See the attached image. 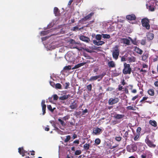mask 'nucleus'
I'll use <instances>...</instances> for the list:
<instances>
[{
	"label": "nucleus",
	"mask_w": 158,
	"mask_h": 158,
	"mask_svg": "<svg viewBox=\"0 0 158 158\" xmlns=\"http://www.w3.org/2000/svg\"><path fill=\"white\" fill-rule=\"evenodd\" d=\"M119 53L120 50L119 46L115 45L112 49V55L113 58L117 60L118 58Z\"/></svg>",
	"instance_id": "obj_1"
},
{
	"label": "nucleus",
	"mask_w": 158,
	"mask_h": 158,
	"mask_svg": "<svg viewBox=\"0 0 158 158\" xmlns=\"http://www.w3.org/2000/svg\"><path fill=\"white\" fill-rule=\"evenodd\" d=\"M131 69L130 67V65L129 64H127L125 63L124 64V69L123 70V73L124 74H129L131 73Z\"/></svg>",
	"instance_id": "obj_2"
},
{
	"label": "nucleus",
	"mask_w": 158,
	"mask_h": 158,
	"mask_svg": "<svg viewBox=\"0 0 158 158\" xmlns=\"http://www.w3.org/2000/svg\"><path fill=\"white\" fill-rule=\"evenodd\" d=\"M149 22V20L147 18L143 19L141 20L142 26L148 30L150 28Z\"/></svg>",
	"instance_id": "obj_3"
},
{
	"label": "nucleus",
	"mask_w": 158,
	"mask_h": 158,
	"mask_svg": "<svg viewBox=\"0 0 158 158\" xmlns=\"http://www.w3.org/2000/svg\"><path fill=\"white\" fill-rule=\"evenodd\" d=\"M94 14V12H91L88 15L85 16L83 18H82L81 20H79V23H82L87 20H90L91 19L92 16H93Z\"/></svg>",
	"instance_id": "obj_4"
},
{
	"label": "nucleus",
	"mask_w": 158,
	"mask_h": 158,
	"mask_svg": "<svg viewBox=\"0 0 158 158\" xmlns=\"http://www.w3.org/2000/svg\"><path fill=\"white\" fill-rule=\"evenodd\" d=\"M65 58L67 61L71 62H72L74 59L72 53L70 52H68L66 53L65 56Z\"/></svg>",
	"instance_id": "obj_5"
},
{
	"label": "nucleus",
	"mask_w": 158,
	"mask_h": 158,
	"mask_svg": "<svg viewBox=\"0 0 158 158\" xmlns=\"http://www.w3.org/2000/svg\"><path fill=\"white\" fill-rule=\"evenodd\" d=\"M137 147L134 144L128 145L127 147V151L129 152H135L137 150Z\"/></svg>",
	"instance_id": "obj_6"
},
{
	"label": "nucleus",
	"mask_w": 158,
	"mask_h": 158,
	"mask_svg": "<svg viewBox=\"0 0 158 158\" xmlns=\"http://www.w3.org/2000/svg\"><path fill=\"white\" fill-rule=\"evenodd\" d=\"M145 142L147 145L150 148H155L156 145L153 143V142L150 140L149 139L148 136H147L145 139Z\"/></svg>",
	"instance_id": "obj_7"
},
{
	"label": "nucleus",
	"mask_w": 158,
	"mask_h": 158,
	"mask_svg": "<svg viewBox=\"0 0 158 158\" xmlns=\"http://www.w3.org/2000/svg\"><path fill=\"white\" fill-rule=\"evenodd\" d=\"M119 99L118 98H111L109 99L108 103L110 105L114 104L118 102Z\"/></svg>",
	"instance_id": "obj_8"
},
{
	"label": "nucleus",
	"mask_w": 158,
	"mask_h": 158,
	"mask_svg": "<svg viewBox=\"0 0 158 158\" xmlns=\"http://www.w3.org/2000/svg\"><path fill=\"white\" fill-rule=\"evenodd\" d=\"M120 42L121 43L127 45H130V41L127 38H121L120 39Z\"/></svg>",
	"instance_id": "obj_9"
},
{
	"label": "nucleus",
	"mask_w": 158,
	"mask_h": 158,
	"mask_svg": "<svg viewBox=\"0 0 158 158\" xmlns=\"http://www.w3.org/2000/svg\"><path fill=\"white\" fill-rule=\"evenodd\" d=\"M126 18L129 20H134L136 19V16L134 14H131L127 15Z\"/></svg>",
	"instance_id": "obj_10"
},
{
	"label": "nucleus",
	"mask_w": 158,
	"mask_h": 158,
	"mask_svg": "<svg viewBox=\"0 0 158 158\" xmlns=\"http://www.w3.org/2000/svg\"><path fill=\"white\" fill-rule=\"evenodd\" d=\"M79 38L81 40L87 43H89L90 41L89 38L84 35L80 36Z\"/></svg>",
	"instance_id": "obj_11"
},
{
	"label": "nucleus",
	"mask_w": 158,
	"mask_h": 158,
	"mask_svg": "<svg viewBox=\"0 0 158 158\" xmlns=\"http://www.w3.org/2000/svg\"><path fill=\"white\" fill-rule=\"evenodd\" d=\"M45 101L43 100L41 103V106H42V110L43 111V114L44 115L46 113V105L45 104Z\"/></svg>",
	"instance_id": "obj_12"
},
{
	"label": "nucleus",
	"mask_w": 158,
	"mask_h": 158,
	"mask_svg": "<svg viewBox=\"0 0 158 158\" xmlns=\"http://www.w3.org/2000/svg\"><path fill=\"white\" fill-rule=\"evenodd\" d=\"M124 116L125 115L123 114H115L114 115L113 117L116 119H120L124 117Z\"/></svg>",
	"instance_id": "obj_13"
},
{
	"label": "nucleus",
	"mask_w": 158,
	"mask_h": 158,
	"mask_svg": "<svg viewBox=\"0 0 158 158\" xmlns=\"http://www.w3.org/2000/svg\"><path fill=\"white\" fill-rule=\"evenodd\" d=\"M143 154L145 155L146 158H152V154L149 151H146Z\"/></svg>",
	"instance_id": "obj_14"
},
{
	"label": "nucleus",
	"mask_w": 158,
	"mask_h": 158,
	"mask_svg": "<svg viewBox=\"0 0 158 158\" xmlns=\"http://www.w3.org/2000/svg\"><path fill=\"white\" fill-rule=\"evenodd\" d=\"M77 103L76 102V101H75L71 104L69 107L72 109H75L77 108Z\"/></svg>",
	"instance_id": "obj_15"
},
{
	"label": "nucleus",
	"mask_w": 158,
	"mask_h": 158,
	"mask_svg": "<svg viewBox=\"0 0 158 158\" xmlns=\"http://www.w3.org/2000/svg\"><path fill=\"white\" fill-rule=\"evenodd\" d=\"M154 34L150 32H148L147 34V37L148 40H152L154 38Z\"/></svg>",
	"instance_id": "obj_16"
},
{
	"label": "nucleus",
	"mask_w": 158,
	"mask_h": 158,
	"mask_svg": "<svg viewBox=\"0 0 158 158\" xmlns=\"http://www.w3.org/2000/svg\"><path fill=\"white\" fill-rule=\"evenodd\" d=\"M148 57V54L147 53H144L142 56V60L146 61Z\"/></svg>",
	"instance_id": "obj_17"
},
{
	"label": "nucleus",
	"mask_w": 158,
	"mask_h": 158,
	"mask_svg": "<svg viewBox=\"0 0 158 158\" xmlns=\"http://www.w3.org/2000/svg\"><path fill=\"white\" fill-rule=\"evenodd\" d=\"M54 13L56 16H59L60 15V11L58 8L57 7H55L54 8Z\"/></svg>",
	"instance_id": "obj_18"
},
{
	"label": "nucleus",
	"mask_w": 158,
	"mask_h": 158,
	"mask_svg": "<svg viewBox=\"0 0 158 158\" xmlns=\"http://www.w3.org/2000/svg\"><path fill=\"white\" fill-rule=\"evenodd\" d=\"M135 51L140 55L142 54L143 52V51L141 49L136 46L135 47Z\"/></svg>",
	"instance_id": "obj_19"
},
{
	"label": "nucleus",
	"mask_w": 158,
	"mask_h": 158,
	"mask_svg": "<svg viewBox=\"0 0 158 158\" xmlns=\"http://www.w3.org/2000/svg\"><path fill=\"white\" fill-rule=\"evenodd\" d=\"M108 65L110 68H114L115 66V63L113 61H109L108 63Z\"/></svg>",
	"instance_id": "obj_20"
},
{
	"label": "nucleus",
	"mask_w": 158,
	"mask_h": 158,
	"mask_svg": "<svg viewBox=\"0 0 158 158\" xmlns=\"http://www.w3.org/2000/svg\"><path fill=\"white\" fill-rule=\"evenodd\" d=\"M98 78H99L98 75L93 76L90 77V78L88 80V81H95Z\"/></svg>",
	"instance_id": "obj_21"
},
{
	"label": "nucleus",
	"mask_w": 158,
	"mask_h": 158,
	"mask_svg": "<svg viewBox=\"0 0 158 158\" xmlns=\"http://www.w3.org/2000/svg\"><path fill=\"white\" fill-rule=\"evenodd\" d=\"M70 96L69 94L68 95H64L61 97H60L59 98V99L61 100H63L67 99Z\"/></svg>",
	"instance_id": "obj_22"
},
{
	"label": "nucleus",
	"mask_w": 158,
	"mask_h": 158,
	"mask_svg": "<svg viewBox=\"0 0 158 158\" xmlns=\"http://www.w3.org/2000/svg\"><path fill=\"white\" fill-rule=\"evenodd\" d=\"M102 131L101 129L98 127H97L93 130V132L95 134H100L101 132H102Z\"/></svg>",
	"instance_id": "obj_23"
},
{
	"label": "nucleus",
	"mask_w": 158,
	"mask_h": 158,
	"mask_svg": "<svg viewBox=\"0 0 158 158\" xmlns=\"http://www.w3.org/2000/svg\"><path fill=\"white\" fill-rule=\"evenodd\" d=\"M24 150L23 147L19 148L18 149V152L20 154L22 155L23 156H25V154L24 153Z\"/></svg>",
	"instance_id": "obj_24"
},
{
	"label": "nucleus",
	"mask_w": 158,
	"mask_h": 158,
	"mask_svg": "<svg viewBox=\"0 0 158 158\" xmlns=\"http://www.w3.org/2000/svg\"><path fill=\"white\" fill-rule=\"evenodd\" d=\"M149 123L150 124L154 127H156L157 126V123L155 120H150L149 121Z\"/></svg>",
	"instance_id": "obj_25"
},
{
	"label": "nucleus",
	"mask_w": 158,
	"mask_h": 158,
	"mask_svg": "<svg viewBox=\"0 0 158 158\" xmlns=\"http://www.w3.org/2000/svg\"><path fill=\"white\" fill-rule=\"evenodd\" d=\"M134 134V140L135 141L138 140L139 139L140 134L136 133H135Z\"/></svg>",
	"instance_id": "obj_26"
},
{
	"label": "nucleus",
	"mask_w": 158,
	"mask_h": 158,
	"mask_svg": "<svg viewBox=\"0 0 158 158\" xmlns=\"http://www.w3.org/2000/svg\"><path fill=\"white\" fill-rule=\"evenodd\" d=\"M128 59L129 62H133L135 61L136 58L134 56H132L131 57H128Z\"/></svg>",
	"instance_id": "obj_27"
},
{
	"label": "nucleus",
	"mask_w": 158,
	"mask_h": 158,
	"mask_svg": "<svg viewBox=\"0 0 158 158\" xmlns=\"http://www.w3.org/2000/svg\"><path fill=\"white\" fill-rule=\"evenodd\" d=\"M148 92L151 96H154L155 94L154 90L153 89H150L148 90Z\"/></svg>",
	"instance_id": "obj_28"
},
{
	"label": "nucleus",
	"mask_w": 158,
	"mask_h": 158,
	"mask_svg": "<svg viewBox=\"0 0 158 158\" xmlns=\"http://www.w3.org/2000/svg\"><path fill=\"white\" fill-rule=\"evenodd\" d=\"M83 27H82L80 28H79L77 26H76L73 27L72 28V30L73 31H76L78 30H81V29H83Z\"/></svg>",
	"instance_id": "obj_29"
},
{
	"label": "nucleus",
	"mask_w": 158,
	"mask_h": 158,
	"mask_svg": "<svg viewBox=\"0 0 158 158\" xmlns=\"http://www.w3.org/2000/svg\"><path fill=\"white\" fill-rule=\"evenodd\" d=\"M89 147L90 145L89 144L86 143L83 145L84 149L86 151L89 149Z\"/></svg>",
	"instance_id": "obj_30"
},
{
	"label": "nucleus",
	"mask_w": 158,
	"mask_h": 158,
	"mask_svg": "<svg viewBox=\"0 0 158 158\" xmlns=\"http://www.w3.org/2000/svg\"><path fill=\"white\" fill-rule=\"evenodd\" d=\"M86 64V62H83L81 63H80L79 64H78L77 65H75V67H76L77 69L81 66H82L84 65L85 64Z\"/></svg>",
	"instance_id": "obj_31"
},
{
	"label": "nucleus",
	"mask_w": 158,
	"mask_h": 158,
	"mask_svg": "<svg viewBox=\"0 0 158 158\" xmlns=\"http://www.w3.org/2000/svg\"><path fill=\"white\" fill-rule=\"evenodd\" d=\"M106 74V73L105 72H103L101 75H98L100 79H98V81H99L102 80L104 76Z\"/></svg>",
	"instance_id": "obj_32"
},
{
	"label": "nucleus",
	"mask_w": 158,
	"mask_h": 158,
	"mask_svg": "<svg viewBox=\"0 0 158 158\" xmlns=\"http://www.w3.org/2000/svg\"><path fill=\"white\" fill-rule=\"evenodd\" d=\"M101 141L99 138H97L95 140V145H98L100 144Z\"/></svg>",
	"instance_id": "obj_33"
},
{
	"label": "nucleus",
	"mask_w": 158,
	"mask_h": 158,
	"mask_svg": "<svg viewBox=\"0 0 158 158\" xmlns=\"http://www.w3.org/2000/svg\"><path fill=\"white\" fill-rule=\"evenodd\" d=\"M55 87L56 89H61L62 88V86L60 83H57L55 85Z\"/></svg>",
	"instance_id": "obj_34"
},
{
	"label": "nucleus",
	"mask_w": 158,
	"mask_h": 158,
	"mask_svg": "<svg viewBox=\"0 0 158 158\" xmlns=\"http://www.w3.org/2000/svg\"><path fill=\"white\" fill-rule=\"evenodd\" d=\"M71 139V136L69 135H68L66 136V138L64 140L65 143L68 142Z\"/></svg>",
	"instance_id": "obj_35"
},
{
	"label": "nucleus",
	"mask_w": 158,
	"mask_h": 158,
	"mask_svg": "<svg viewBox=\"0 0 158 158\" xmlns=\"http://www.w3.org/2000/svg\"><path fill=\"white\" fill-rule=\"evenodd\" d=\"M127 109L130 110H135L136 109L135 108V107H134L132 106H129L126 107Z\"/></svg>",
	"instance_id": "obj_36"
},
{
	"label": "nucleus",
	"mask_w": 158,
	"mask_h": 158,
	"mask_svg": "<svg viewBox=\"0 0 158 158\" xmlns=\"http://www.w3.org/2000/svg\"><path fill=\"white\" fill-rule=\"evenodd\" d=\"M102 37L104 39H109L110 37V35L109 34H102Z\"/></svg>",
	"instance_id": "obj_37"
},
{
	"label": "nucleus",
	"mask_w": 158,
	"mask_h": 158,
	"mask_svg": "<svg viewBox=\"0 0 158 158\" xmlns=\"http://www.w3.org/2000/svg\"><path fill=\"white\" fill-rule=\"evenodd\" d=\"M47 108L48 110L52 112H53L54 111V109H55V108H54L53 109H52L51 105H48L47 106Z\"/></svg>",
	"instance_id": "obj_38"
},
{
	"label": "nucleus",
	"mask_w": 158,
	"mask_h": 158,
	"mask_svg": "<svg viewBox=\"0 0 158 158\" xmlns=\"http://www.w3.org/2000/svg\"><path fill=\"white\" fill-rule=\"evenodd\" d=\"M58 120L59 122H60L61 124V125L63 126H65L66 125V124L65 123L61 120L60 118H59L58 119Z\"/></svg>",
	"instance_id": "obj_39"
},
{
	"label": "nucleus",
	"mask_w": 158,
	"mask_h": 158,
	"mask_svg": "<svg viewBox=\"0 0 158 158\" xmlns=\"http://www.w3.org/2000/svg\"><path fill=\"white\" fill-rule=\"evenodd\" d=\"M92 85L91 84L87 85L86 86V88L88 89L89 91H90L92 89Z\"/></svg>",
	"instance_id": "obj_40"
},
{
	"label": "nucleus",
	"mask_w": 158,
	"mask_h": 158,
	"mask_svg": "<svg viewBox=\"0 0 158 158\" xmlns=\"http://www.w3.org/2000/svg\"><path fill=\"white\" fill-rule=\"evenodd\" d=\"M70 85V83L69 82H66L65 83L64 85V89H67L69 88V86Z\"/></svg>",
	"instance_id": "obj_41"
},
{
	"label": "nucleus",
	"mask_w": 158,
	"mask_h": 158,
	"mask_svg": "<svg viewBox=\"0 0 158 158\" xmlns=\"http://www.w3.org/2000/svg\"><path fill=\"white\" fill-rule=\"evenodd\" d=\"M128 135V131H126L123 136V137L125 138V139L126 140L127 139Z\"/></svg>",
	"instance_id": "obj_42"
},
{
	"label": "nucleus",
	"mask_w": 158,
	"mask_h": 158,
	"mask_svg": "<svg viewBox=\"0 0 158 158\" xmlns=\"http://www.w3.org/2000/svg\"><path fill=\"white\" fill-rule=\"evenodd\" d=\"M71 69V67L70 65L65 66L64 68V70H70Z\"/></svg>",
	"instance_id": "obj_43"
},
{
	"label": "nucleus",
	"mask_w": 158,
	"mask_h": 158,
	"mask_svg": "<svg viewBox=\"0 0 158 158\" xmlns=\"http://www.w3.org/2000/svg\"><path fill=\"white\" fill-rule=\"evenodd\" d=\"M102 38V35L100 34L97 35L96 36V39L98 40H100Z\"/></svg>",
	"instance_id": "obj_44"
},
{
	"label": "nucleus",
	"mask_w": 158,
	"mask_h": 158,
	"mask_svg": "<svg viewBox=\"0 0 158 158\" xmlns=\"http://www.w3.org/2000/svg\"><path fill=\"white\" fill-rule=\"evenodd\" d=\"M141 128L140 127H137L136 129V133L137 134H140L141 133Z\"/></svg>",
	"instance_id": "obj_45"
},
{
	"label": "nucleus",
	"mask_w": 158,
	"mask_h": 158,
	"mask_svg": "<svg viewBox=\"0 0 158 158\" xmlns=\"http://www.w3.org/2000/svg\"><path fill=\"white\" fill-rule=\"evenodd\" d=\"M81 153V150H77L75 152V155H78L80 154Z\"/></svg>",
	"instance_id": "obj_46"
},
{
	"label": "nucleus",
	"mask_w": 158,
	"mask_h": 158,
	"mask_svg": "<svg viewBox=\"0 0 158 158\" xmlns=\"http://www.w3.org/2000/svg\"><path fill=\"white\" fill-rule=\"evenodd\" d=\"M111 122V123L113 125H115L116 124L118 123H120V122H119L118 121H117V120H112Z\"/></svg>",
	"instance_id": "obj_47"
},
{
	"label": "nucleus",
	"mask_w": 158,
	"mask_h": 158,
	"mask_svg": "<svg viewBox=\"0 0 158 158\" xmlns=\"http://www.w3.org/2000/svg\"><path fill=\"white\" fill-rule=\"evenodd\" d=\"M128 38H129V39H130L131 40V42H132V43L133 44H135V45H136V44H137V42H136V40H132V39L131 37H128Z\"/></svg>",
	"instance_id": "obj_48"
},
{
	"label": "nucleus",
	"mask_w": 158,
	"mask_h": 158,
	"mask_svg": "<svg viewBox=\"0 0 158 158\" xmlns=\"http://www.w3.org/2000/svg\"><path fill=\"white\" fill-rule=\"evenodd\" d=\"M122 138L120 136H116L115 138V140L118 141H120L121 140Z\"/></svg>",
	"instance_id": "obj_49"
},
{
	"label": "nucleus",
	"mask_w": 158,
	"mask_h": 158,
	"mask_svg": "<svg viewBox=\"0 0 158 158\" xmlns=\"http://www.w3.org/2000/svg\"><path fill=\"white\" fill-rule=\"evenodd\" d=\"M146 43V40L145 39H143L141 40V44L143 45H145Z\"/></svg>",
	"instance_id": "obj_50"
},
{
	"label": "nucleus",
	"mask_w": 158,
	"mask_h": 158,
	"mask_svg": "<svg viewBox=\"0 0 158 158\" xmlns=\"http://www.w3.org/2000/svg\"><path fill=\"white\" fill-rule=\"evenodd\" d=\"M53 100H57L59 98L58 96L56 94H54L53 96Z\"/></svg>",
	"instance_id": "obj_51"
},
{
	"label": "nucleus",
	"mask_w": 158,
	"mask_h": 158,
	"mask_svg": "<svg viewBox=\"0 0 158 158\" xmlns=\"http://www.w3.org/2000/svg\"><path fill=\"white\" fill-rule=\"evenodd\" d=\"M48 32L46 31H43L41 32V35H45L47 34Z\"/></svg>",
	"instance_id": "obj_52"
},
{
	"label": "nucleus",
	"mask_w": 158,
	"mask_h": 158,
	"mask_svg": "<svg viewBox=\"0 0 158 158\" xmlns=\"http://www.w3.org/2000/svg\"><path fill=\"white\" fill-rule=\"evenodd\" d=\"M94 20H95V19H94L93 20H92V21H89V22H88V24H87V25L86 26V27H88V26L90 24L93 23H94Z\"/></svg>",
	"instance_id": "obj_53"
},
{
	"label": "nucleus",
	"mask_w": 158,
	"mask_h": 158,
	"mask_svg": "<svg viewBox=\"0 0 158 158\" xmlns=\"http://www.w3.org/2000/svg\"><path fill=\"white\" fill-rule=\"evenodd\" d=\"M69 118V115H67L65 116H64L63 118V119L64 120H66L68 119Z\"/></svg>",
	"instance_id": "obj_54"
},
{
	"label": "nucleus",
	"mask_w": 158,
	"mask_h": 158,
	"mask_svg": "<svg viewBox=\"0 0 158 158\" xmlns=\"http://www.w3.org/2000/svg\"><path fill=\"white\" fill-rule=\"evenodd\" d=\"M148 98L147 97H143V98L140 101V102H143H143H144V101L147 100V99Z\"/></svg>",
	"instance_id": "obj_55"
},
{
	"label": "nucleus",
	"mask_w": 158,
	"mask_h": 158,
	"mask_svg": "<svg viewBox=\"0 0 158 158\" xmlns=\"http://www.w3.org/2000/svg\"><path fill=\"white\" fill-rule=\"evenodd\" d=\"M105 44V42L102 41H98V46L102 45Z\"/></svg>",
	"instance_id": "obj_56"
},
{
	"label": "nucleus",
	"mask_w": 158,
	"mask_h": 158,
	"mask_svg": "<svg viewBox=\"0 0 158 158\" xmlns=\"http://www.w3.org/2000/svg\"><path fill=\"white\" fill-rule=\"evenodd\" d=\"M154 8L152 6H149V10H150L151 11H154Z\"/></svg>",
	"instance_id": "obj_57"
},
{
	"label": "nucleus",
	"mask_w": 158,
	"mask_h": 158,
	"mask_svg": "<svg viewBox=\"0 0 158 158\" xmlns=\"http://www.w3.org/2000/svg\"><path fill=\"white\" fill-rule=\"evenodd\" d=\"M118 89L119 91L123 89V86H121L120 85H119Z\"/></svg>",
	"instance_id": "obj_58"
},
{
	"label": "nucleus",
	"mask_w": 158,
	"mask_h": 158,
	"mask_svg": "<svg viewBox=\"0 0 158 158\" xmlns=\"http://www.w3.org/2000/svg\"><path fill=\"white\" fill-rule=\"evenodd\" d=\"M93 43L94 44L98 46V41H97L96 40H94Z\"/></svg>",
	"instance_id": "obj_59"
},
{
	"label": "nucleus",
	"mask_w": 158,
	"mask_h": 158,
	"mask_svg": "<svg viewBox=\"0 0 158 158\" xmlns=\"http://www.w3.org/2000/svg\"><path fill=\"white\" fill-rule=\"evenodd\" d=\"M139 70H140V72H143V73H146L147 72V71L145 69H142L140 70V69H139Z\"/></svg>",
	"instance_id": "obj_60"
},
{
	"label": "nucleus",
	"mask_w": 158,
	"mask_h": 158,
	"mask_svg": "<svg viewBox=\"0 0 158 158\" xmlns=\"http://www.w3.org/2000/svg\"><path fill=\"white\" fill-rule=\"evenodd\" d=\"M88 110L87 109H85L82 111V115H84L85 113H87Z\"/></svg>",
	"instance_id": "obj_61"
},
{
	"label": "nucleus",
	"mask_w": 158,
	"mask_h": 158,
	"mask_svg": "<svg viewBox=\"0 0 158 158\" xmlns=\"http://www.w3.org/2000/svg\"><path fill=\"white\" fill-rule=\"evenodd\" d=\"M73 143L75 144H79V140H76L73 141Z\"/></svg>",
	"instance_id": "obj_62"
},
{
	"label": "nucleus",
	"mask_w": 158,
	"mask_h": 158,
	"mask_svg": "<svg viewBox=\"0 0 158 158\" xmlns=\"http://www.w3.org/2000/svg\"><path fill=\"white\" fill-rule=\"evenodd\" d=\"M50 84L53 87L55 86V84L53 82H50Z\"/></svg>",
	"instance_id": "obj_63"
},
{
	"label": "nucleus",
	"mask_w": 158,
	"mask_h": 158,
	"mask_svg": "<svg viewBox=\"0 0 158 158\" xmlns=\"http://www.w3.org/2000/svg\"><path fill=\"white\" fill-rule=\"evenodd\" d=\"M142 67L143 68H148V65L145 64H143L142 65Z\"/></svg>",
	"instance_id": "obj_64"
}]
</instances>
